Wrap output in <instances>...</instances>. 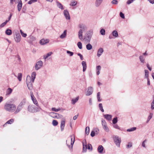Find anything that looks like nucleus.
I'll return each instance as SVG.
<instances>
[{
  "label": "nucleus",
  "instance_id": "nucleus-34",
  "mask_svg": "<svg viewBox=\"0 0 154 154\" xmlns=\"http://www.w3.org/2000/svg\"><path fill=\"white\" fill-rule=\"evenodd\" d=\"M5 33L7 35H10L12 34V32L11 29H8L5 31Z\"/></svg>",
  "mask_w": 154,
  "mask_h": 154
},
{
  "label": "nucleus",
  "instance_id": "nucleus-4",
  "mask_svg": "<svg viewBox=\"0 0 154 154\" xmlns=\"http://www.w3.org/2000/svg\"><path fill=\"white\" fill-rule=\"evenodd\" d=\"M26 82L28 89L30 90H32L33 88L32 84L31 82L32 81H31L30 76L29 75L27 76Z\"/></svg>",
  "mask_w": 154,
  "mask_h": 154
},
{
  "label": "nucleus",
  "instance_id": "nucleus-17",
  "mask_svg": "<svg viewBox=\"0 0 154 154\" xmlns=\"http://www.w3.org/2000/svg\"><path fill=\"white\" fill-rule=\"evenodd\" d=\"M50 115L52 117L54 118L59 119L60 118L59 114L55 112L51 113Z\"/></svg>",
  "mask_w": 154,
  "mask_h": 154
},
{
  "label": "nucleus",
  "instance_id": "nucleus-21",
  "mask_svg": "<svg viewBox=\"0 0 154 154\" xmlns=\"http://www.w3.org/2000/svg\"><path fill=\"white\" fill-rule=\"evenodd\" d=\"M82 64L83 66V71L85 72L87 68L86 62L85 61H82Z\"/></svg>",
  "mask_w": 154,
  "mask_h": 154
},
{
  "label": "nucleus",
  "instance_id": "nucleus-49",
  "mask_svg": "<svg viewBox=\"0 0 154 154\" xmlns=\"http://www.w3.org/2000/svg\"><path fill=\"white\" fill-rule=\"evenodd\" d=\"M112 123L114 124H116L118 122L117 118V117L114 118L112 120Z\"/></svg>",
  "mask_w": 154,
  "mask_h": 154
},
{
  "label": "nucleus",
  "instance_id": "nucleus-19",
  "mask_svg": "<svg viewBox=\"0 0 154 154\" xmlns=\"http://www.w3.org/2000/svg\"><path fill=\"white\" fill-rule=\"evenodd\" d=\"M103 0H96L95 5L96 7H99L101 4Z\"/></svg>",
  "mask_w": 154,
  "mask_h": 154
},
{
  "label": "nucleus",
  "instance_id": "nucleus-64",
  "mask_svg": "<svg viewBox=\"0 0 154 154\" xmlns=\"http://www.w3.org/2000/svg\"><path fill=\"white\" fill-rule=\"evenodd\" d=\"M77 55L80 57V59L81 60H83V57L82 55L81 54H80V53H78L77 54Z\"/></svg>",
  "mask_w": 154,
  "mask_h": 154
},
{
  "label": "nucleus",
  "instance_id": "nucleus-30",
  "mask_svg": "<svg viewBox=\"0 0 154 154\" xmlns=\"http://www.w3.org/2000/svg\"><path fill=\"white\" fill-rule=\"evenodd\" d=\"M22 107H21V106H19L18 105L17 107V109L14 112L15 114H17L22 109Z\"/></svg>",
  "mask_w": 154,
  "mask_h": 154
},
{
  "label": "nucleus",
  "instance_id": "nucleus-13",
  "mask_svg": "<svg viewBox=\"0 0 154 154\" xmlns=\"http://www.w3.org/2000/svg\"><path fill=\"white\" fill-rule=\"evenodd\" d=\"M104 148L102 145H99L97 148V151L98 152L101 154H103L104 153L103 152Z\"/></svg>",
  "mask_w": 154,
  "mask_h": 154
},
{
  "label": "nucleus",
  "instance_id": "nucleus-50",
  "mask_svg": "<svg viewBox=\"0 0 154 154\" xmlns=\"http://www.w3.org/2000/svg\"><path fill=\"white\" fill-rule=\"evenodd\" d=\"M51 110L52 111H54V112H57L60 110V108L58 109H56L55 108H52L51 109Z\"/></svg>",
  "mask_w": 154,
  "mask_h": 154
},
{
  "label": "nucleus",
  "instance_id": "nucleus-39",
  "mask_svg": "<svg viewBox=\"0 0 154 154\" xmlns=\"http://www.w3.org/2000/svg\"><path fill=\"white\" fill-rule=\"evenodd\" d=\"M145 77L147 79L149 78V72L147 70H145Z\"/></svg>",
  "mask_w": 154,
  "mask_h": 154
},
{
  "label": "nucleus",
  "instance_id": "nucleus-48",
  "mask_svg": "<svg viewBox=\"0 0 154 154\" xmlns=\"http://www.w3.org/2000/svg\"><path fill=\"white\" fill-rule=\"evenodd\" d=\"M8 22V21H5V22L2 23L0 25V28H2L4 27Z\"/></svg>",
  "mask_w": 154,
  "mask_h": 154
},
{
  "label": "nucleus",
  "instance_id": "nucleus-29",
  "mask_svg": "<svg viewBox=\"0 0 154 154\" xmlns=\"http://www.w3.org/2000/svg\"><path fill=\"white\" fill-rule=\"evenodd\" d=\"M56 3L57 6L58 8L61 9V10L63 9V6L60 2L57 1Z\"/></svg>",
  "mask_w": 154,
  "mask_h": 154
},
{
  "label": "nucleus",
  "instance_id": "nucleus-26",
  "mask_svg": "<svg viewBox=\"0 0 154 154\" xmlns=\"http://www.w3.org/2000/svg\"><path fill=\"white\" fill-rule=\"evenodd\" d=\"M112 35L115 38H117L118 37L119 34L117 31L116 30H114L112 32Z\"/></svg>",
  "mask_w": 154,
  "mask_h": 154
},
{
  "label": "nucleus",
  "instance_id": "nucleus-6",
  "mask_svg": "<svg viewBox=\"0 0 154 154\" xmlns=\"http://www.w3.org/2000/svg\"><path fill=\"white\" fill-rule=\"evenodd\" d=\"M43 65V62L41 60H39L37 61L35 65V67L36 70H38L40 69Z\"/></svg>",
  "mask_w": 154,
  "mask_h": 154
},
{
  "label": "nucleus",
  "instance_id": "nucleus-15",
  "mask_svg": "<svg viewBox=\"0 0 154 154\" xmlns=\"http://www.w3.org/2000/svg\"><path fill=\"white\" fill-rule=\"evenodd\" d=\"M103 50L102 48H99L97 51V55L99 57L103 54Z\"/></svg>",
  "mask_w": 154,
  "mask_h": 154
},
{
  "label": "nucleus",
  "instance_id": "nucleus-31",
  "mask_svg": "<svg viewBox=\"0 0 154 154\" xmlns=\"http://www.w3.org/2000/svg\"><path fill=\"white\" fill-rule=\"evenodd\" d=\"M66 30H65L63 33L60 35V38H63L66 36Z\"/></svg>",
  "mask_w": 154,
  "mask_h": 154
},
{
  "label": "nucleus",
  "instance_id": "nucleus-22",
  "mask_svg": "<svg viewBox=\"0 0 154 154\" xmlns=\"http://www.w3.org/2000/svg\"><path fill=\"white\" fill-rule=\"evenodd\" d=\"M37 107H35V112H40L41 110H43L40 106L38 105V106H36Z\"/></svg>",
  "mask_w": 154,
  "mask_h": 154
},
{
  "label": "nucleus",
  "instance_id": "nucleus-27",
  "mask_svg": "<svg viewBox=\"0 0 154 154\" xmlns=\"http://www.w3.org/2000/svg\"><path fill=\"white\" fill-rule=\"evenodd\" d=\"M12 91L13 90L11 88H8L6 91V95H7L10 94L12 92Z\"/></svg>",
  "mask_w": 154,
  "mask_h": 154
},
{
  "label": "nucleus",
  "instance_id": "nucleus-33",
  "mask_svg": "<svg viewBox=\"0 0 154 154\" xmlns=\"http://www.w3.org/2000/svg\"><path fill=\"white\" fill-rule=\"evenodd\" d=\"M52 54V52H50L46 55H45L44 56V58L45 59H46L47 58H48Z\"/></svg>",
  "mask_w": 154,
  "mask_h": 154
},
{
  "label": "nucleus",
  "instance_id": "nucleus-57",
  "mask_svg": "<svg viewBox=\"0 0 154 154\" xmlns=\"http://www.w3.org/2000/svg\"><path fill=\"white\" fill-rule=\"evenodd\" d=\"M87 149H91L92 150V146L90 144H88V146H87Z\"/></svg>",
  "mask_w": 154,
  "mask_h": 154
},
{
  "label": "nucleus",
  "instance_id": "nucleus-16",
  "mask_svg": "<svg viewBox=\"0 0 154 154\" xmlns=\"http://www.w3.org/2000/svg\"><path fill=\"white\" fill-rule=\"evenodd\" d=\"M104 117L108 121H110L112 119V116L109 114H105L103 115Z\"/></svg>",
  "mask_w": 154,
  "mask_h": 154
},
{
  "label": "nucleus",
  "instance_id": "nucleus-51",
  "mask_svg": "<svg viewBox=\"0 0 154 154\" xmlns=\"http://www.w3.org/2000/svg\"><path fill=\"white\" fill-rule=\"evenodd\" d=\"M58 122L56 120H54L52 121V124L54 126H56L57 125Z\"/></svg>",
  "mask_w": 154,
  "mask_h": 154
},
{
  "label": "nucleus",
  "instance_id": "nucleus-20",
  "mask_svg": "<svg viewBox=\"0 0 154 154\" xmlns=\"http://www.w3.org/2000/svg\"><path fill=\"white\" fill-rule=\"evenodd\" d=\"M65 120L64 119L61 121L60 125L61 130L62 131H63L65 126Z\"/></svg>",
  "mask_w": 154,
  "mask_h": 154
},
{
  "label": "nucleus",
  "instance_id": "nucleus-8",
  "mask_svg": "<svg viewBox=\"0 0 154 154\" xmlns=\"http://www.w3.org/2000/svg\"><path fill=\"white\" fill-rule=\"evenodd\" d=\"M104 130L106 132H109V129L108 127L106 122L105 120L102 119L101 121Z\"/></svg>",
  "mask_w": 154,
  "mask_h": 154
},
{
  "label": "nucleus",
  "instance_id": "nucleus-25",
  "mask_svg": "<svg viewBox=\"0 0 154 154\" xmlns=\"http://www.w3.org/2000/svg\"><path fill=\"white\" fill-rule=\"evenodd\" d=\"M22 1L21 0H20L19 2L18 3V4L17 5L18 10L19 11H20L22 7Z\"/></svg>",
  "mask_w": 154,
  "mask_h": 154
},
{
  "label": "nucleus",
  "instance_id": "nucleus-46",
  "mask_svg": "<svg viewBox=\"0 0 154 154\" xmlns=\"http://www.w3.org/2000/svg\"><path fill=\"white\" fill-rule=\"evenodd\" d=\"M20 32L22 35V36L23 37H26L27 36V34L26 33H24L20 29Z\"/></svg>",
  "mask_w": 154,
  "mask_h": 154
},
{
  "label": "nucleus",
  "instance_id": "nucleus-44",
  "mask_svg": "<svg viewBox=\"0 0 154 154\" xmlns=\"http://www.w3.org/2000/svg\"><path fill=\"white\" fill-rule=\"evenodd\" d=\"M139 59L141 62L143 63H144V59L143 56H140L139 57Z\"/></svg>",
  "mask_w": 154,
  "mask_h": 154
},
{
  "label": "nucleus",
  "instance_id": "nucleus-2",
  "mask_svg": "<svg viewBox=\"0 0 154 154\" xmlns=\"http://www.w3.org/2000/svg\"><path fill=\"white\" fill-rule=\"evenodd\" d=\"M16 108V105L12 103H6L4 106V109L5 110L10 112L14 111Z\"/></svg>",
  "mask_w": 154,
  "mask_h": 154
},
{
  "label": "nucleus",
  "instance_id": "nucleus-9",
  "mask_svg": "<svg viewBox=\"0 0 154 154\" xmlns=\"http://www.w3.org/2000/svg\"><path fill=\"white\" fill-rule=\"evenodd\" d=\"M64 15L66 20H69L70 17L68 11L67 10H64L63 11Z\"/></svg>",
  "mask_w": 154,
  "mask_h": 154
},
{
  "label": "nucleus",
  "instance_id": "nucleus-18",
  "mask_svg": "<svg viewBox=\"0 0 154 154\" xmlns=\"http://www.w3.org/2000/svg\"><path fill=\"white\" fill-rule=\"evenodd\" d=\"M49 40L48 39H42L40 40L39 43L41 45H44L49 42Z\"/></svg>",
  "mask_w": 154,
  "mask_h": 154
},
{
  "label": "nucleus",
  "instance_id": "nucleus-24",
  "mask_svg": "<svg viewBox=\"0 0 154 154\" xmlns=\"http://www.w3.org/2000/svg\"><path fill=\"white\" fill-rule=\"evenodd\" d=\"M101 69V67L100 66L98 65L96 67V73L97 75H99L100 73V71Z\"/></svg>",
  "mask_w": 154,
  "mask_h": 154
},
{
  "label": "nucleus",
  "instance_id": "nucleus-55",
  "mask_svg": "<svg viewBox=\"0 0 154 154\" xmlns=\"http://www.w3.org/2000/svg\"><path fill=\"white\" fill-rule=\"evenodd\" d=\"M66 53L69 54L70 56H72L73 54V53L69 51H67Z\"/></svg>",
  "mask_w": 154,
  "mask_h": 154
},
{
  "label": "nucleus",
  "instance_id": "nucleus-36",
  "mask_svg": "<svg viewBox=\"0 0 154 154\" xmlns=\"http://www.w3.org/2000/svg\"><path fill=\"white\" fill-rule=\"evenodd\" d=\"M28 38L30 39V41L31 42H33L35 40V38L32 35H30L28 37Z\"/></svg>",
  "mask_w": 154,
  "mask_h": 154
},
{
  "label": "nucleus",
  "instance_id": "nucleus-56",
  "mask_svg": "<svg viewBox=\"0 0 154 154\" xmlns=\"http://www.w3.org/2000/svg\"><path fill=\"white\" fill-rule=\"evenodd\" d=\"M37 1V0H30L28 2V4L31 5L33 3L36 2Z\"/></svg>",
  "mask_w": 154,
  "mask_h": 154
},
{
  "label": "nucleus",
  "instance_id": "nucleus-53",
  "mask_svg": "<svg viewBox=\"0 0 154 154\" xmlns=\"http://www.w3.org/2000/svg\"><path fill=\"white\" fill-rule=\"evenodd\" d=\"M30 96H31V99L32 100L34 99V98H35V97L33 94V93L32 91H31L30 92Z\"/></svg>",
  "mask_w": 154,
  "mask_h": 154
},
{
  "label": "nucleus",
  "instance_id": "nucleus-5",
  "mask_svg": "<svg viewBox=\"0 0 154 154\" xmlns=\"http://www.w3.org/2000/svg\"><path fill=\"white\" fill-rule=\"evenodd\" d=\"M114 142L117 146L119 147L121 142V139L118 136L113 135L112 136Z\"/></svg>",
  "mask_w": 154,
  "mask_h": 154
},
{
  "label": "nucleus",
  "instance_id": "nucleus-42",
  "mask_svg": "<svg viewBox=\"0 0 154 154\" xmlns=\"http://www.w3.org/2000/svg\"><path fill=\"white\" fill-rule=\"evenodd\" d=\"M136 129V127H132L127 129V131L128 132L132 131L135 130Z\"/></svg>",
  "mask_w": 154,
  "mask_h": 154
},
{
  "label": "nucleus",
  "instance_id": "nucleus-61",
  "mask_svg": "<svg viewBox=\"0 0 154 154\" xmlns=\"http://www.w3.org/2000/svg\"><path fill=\"white\" fill-rule=\"evenodd\" d=\"M151 108L152 109H154V99L151 103Z\"/></svg>",
  "mask_w": 154,
  "mask_h": 154
},
{
  "label": "nucleus",
  "instance_id": "nucleus-43",
  "mask_svg": "<svg viewBox=\"0 0 154 154\" xmlns=\"http://www.w3.org/2000/svg\"><path fill=\"white\" fill-rule=\"evenodd\" d=\"M77 4V2L75 1H72L70 4V5L71 6H75Z\"/></svg>",
  "mask_w": 154,
  "mask_h": 154
},
{
  "label": "nucleus",
  "instance_id": "nucleus-1",
  "mask_svg": "<svg viewBox=\"0 0 154 154\" xmlns=\"http://www.w3.org/2000/svg\"><path fill=\"white\" fill-rule=\"evenodd\" d=\"M78 27L80 28V29L78 32L79 38L81 40L83 38V32L87 30V27L85 24L82 23L79 24Z\"/></svg>",
  "mask_w": 154,
  "mask_h": 154
},
{
  "label": "nucleus",
  "instance_id": "nucleus-47",
  "mask_svg": "<svg viewBox=\"0 0 154 154\" xmlns=\"http://www.w3.org/2000/svg\"><path fill=\"white\" fill-rule=\"evenodd\" d=\"M90 131V128L89 127H87L85 129V133L86 134L88 135V134Z\"/></svg>",
  "mask_w": 154,
  "mask_h": 154
},
{
  "label": "nucleus",
  "instance_id": "nucleus-37",
  "mask_svg": "<svg viewBox=\"0 0 154 154\" xmlns=\"http://www.w3.org/2000/svg\"><path fill=\"white\" fill-rule=\"evenodd\" d=\"M97 98L98 102H100L101 101L102 99L100 98V92H98L97 94Z\"/></svg>",
  "mask_w": 154,
  "mask_h": 154
},
{
  "label": "nucleus",
  "instance_id": "nucleus-45",
  "mask_svg": "<svg viewBox=\"0 0 154 154\" xmlns=\"http://www.w3.org/2000/svg\"><path fill=\"white\" fill-rule=\"evenodd\" d=\"M77 46L78 48L80 49L82 48V44L81 42H79L77 43Z\"/></svg>",
  "mask_w": 154,
  "mask_h": 154
},
{
  "label": "nucleus",
  "instance_id": "nucleus-7",
  "mask_svg": "<svg viewBox=\"0 0 154 154\" xmlns=\"http://www.w3.org/2000/svg\"><path fill=\"white\" fill-rule=\"evenodd\" d=\"M93 34V30L91 29L87 31L86 35V38L88 41H90Z\"/></svg>",
  "mask_w": 154,
  "mask_h": 154
},
{
  "label": "nucleus",
  "instance_id": "nucleus-54",
  "mask_svg": "<svg viewBox=\"0 0 154 154\" xmlns=\"http://www.w3.org/2000/svg\"><path fill=\"white\" fill-rule=\"evenodd\" d=\"M119 15L120 17L122 19H125V15L122 12H120Z\"/></svg>",
  "mask_w": 154,
  "mask_h": 154
},
{
  "label": "nucleus",
  "instance_id": "nucleus-58",
  "mask_svg": "<svg viewBox=\"0 0 154 154\" xmlns=\"http://www.w3.org/2000/svg\"><path fill=\"white\" fill-rule=\"evenodd\" d=\"M25 102L24 101H21L19 105V106H21V107H22L25 104Z\"/></svg>",
  "mask_w": 154,
  "mask_h": 154
},
{
  "label": "nucleus",
  "instance_id": "nucleus-40",
  "mask_svg": "<svg viewBox=\"0 0 154 154\" xmlns=\"http://www.w3.org/2000/svg\"><path fill=\"white\" fill-rule=\"evenodd\" d=\"M100 33L101 35H104L105 34V31L104 29H101L100 30Z\"/></svg>",
  "mask_w": 154,
  "mask_h": 154
},
{
  "label": "nucleus",
  "instance_id": "nucleus-35",
  "mask_svg": "<svg viewBox=\"0 0 154 154\" xmlns=\"http://www.w3.org/2000/svg\"><path fill=\"white\" fill-rule=\"evenodd\" d=\"M86 48L88 50H89L92 49V46L90 44L88 43L86 45Z\"/></svg>",
  "mask_w": 154,
  "mask_h": 154
},
{
  "label": "nucleus",
  "instance_id": "nucleus-38",
  "mask_svg": "<svg viewBox=\"0 0 154 154\" xmlns=\"http://www.w3.org/2000/svg\"><path fill=\"white\" fill-rule=\"evenodd\" d=\"M22 76V74L21 73H19L18 74L17 78L19 81H21Z\"/></svg>",
  "mask_w": 154,
  "mask_h": 154
},
{
  "label": "nucleus",
  "instance_id": "nucleus-52",
  "mask_svg": "<svg viewBox=\"0 0 154 154\" xmlns=\"http://www.w3.org/2000/svg\"><path fill=\"white\" fill-rule=\"evenodd\" d=\"M93 131L95 132L96 134H98L99 131V129L98 128L94 129Z\"/></svg>",
  "mask_w": 154,
  "mask_h": 154
},
{
  "label": "nucleus",
  "instance_id": "nucleus-3",
  "mask_svg": "<svg viewBox=\"0 0 154 154\" xmlns=\"http://www.w3.org/2000/svg\"><path fill=\"white\" fill-rule=\"evenodd\" d=\"M75 140V137L74 135H72L68 137L66 140V144L70 149H72Z\"/></svg>",
  "mask_w": 154,
  "mask_h": 154
},
{
  "label": "nucleus",
  "instance_id": "nucleus-12",
  "mask_svg": "<svg viewBox=\"0 0 154 154\" xmlns=\"http://www.w3.org/2000/svg\"><path fill=\"white\" fill-rule=\"evenodd\" d=\"M93 92V88L91 87H88L86 93L87 96H89L91 95Z\"/></svg>",
  "mask_w": 154,
  "mask_h": 154
},
{
  "label": "nucleus",
  "instance_id": "nucleus-32",
  "mask_svg": "<svg viewBox=\"0 0 154 154\" xmlns=\"http://www.w3.org/2000/svg\"><path fill=\"white\" fill-rule=\"evenodd\" d=\"M14 122V119H11L7 122L4 125V126H5L7 124H11Z\"/></svg>",
  "mask_w": 154,
  "mask_h": 154
},
{
  "label": "nucleus",
  "instance_id": "nucleus-60",
  "mask_svg": "<svg viewBox=\"0 0 154 154\" xmlns=\"http://www.w3.org/2000/svg\"><path fill=\"white\" fill-rule=\"evenodd\" d=\"M113 127L115 128L119 129V126L117 125L116 124H114L113 125Z\"/></svg>",
  "mask_w": 154,
  "mask_h": 154
},
{
  "label": "nucleus",
  "instance_id": "nucleus-41",
  "mask_svg": "<svg viewBox=\"0 0 154 154\" xmlns=\"http://www.w3.org/2000/svg\"><path fill=\"white\" fill-rule=\"evenodd\" d=\"M33 101V103L35 104L36 106H38V102L36 99V98H34V99L32 100Z\"/></svg>",
  "mask_w": 154,
  "mask_h": 154
},
{
  "label": "nucleus",
  "instance_id": "nucleus-23",
  "mask_svg": "<svg viewBox=\"0 0 154 154\" xmlns=\"http://www.w3.org/2000/svg\"><path fill=\"white\" fill-rule=\"evenodd\" d=\"M36 73L35 72H33L32 74L31 81H32V82H34V80L35 78Z\"/></svg>",
  "mask_w": 154,
  "mask_h": 154
},
{
  "label": "nucleus",
  "instance_id": "nucleus-63",
  "mask_svg": "<svg viewBox=\"0 0 154 154\" xmlns=\"http://www.w3.org/2000/svg\"><path fill=\"white\" fill-rule=\"evenodd\" d=\"M146 140H145L144 141H143V142L142 143V146L143 147H146L145 145V143L146 142Z\"/></svg>",
  "mask_w": 154,
  "mask_h": 154
},
{
  "label": "nucleus",
  "instance_id": "nucleus-11",
  "mask_svg": "<svg viewBox=\"0 0 154 154\" xmlns=\"http://www.w3.org/2000/svg\"><path fill=\"white\" fill-rule=\"evenodd\" d=\"M83 144V152H86L87 149V146L86 143V141L85 140H83L82 142Z\"/></svg>",
  "mask_w": 154,
  "mask_h": 154
},
{
  "label": "nucleus",
  "instance_id": "nucleus-59",
  "mask_svg": "<svg viewBox=\"0 0 154 154\" xmlns=\"http://www.w3.org/2000/svg\"><path fill=\"white\" fill-rule=\"evenodd\" d=\"M118 1L116 0H113L112 1V3L113 4L117 5L118 4Z\"/></svg>",
  "mask_w": 154,
  "mask_h": 154
},
{
  "label": "nucleus",
  "instance_id": "nucleus-62",
  "mask_svg": "<svg viewBox=\"0 0 154 154\" xmlns=\"http://www.w3.org/2000/svg\"><path fill=\"white\" fill-rule=\"evenodd\" d=\"M132 146V143H129L127 146V148H129L131 147Z\"/></svg>",
  "mask_w": 154,
  "mask_h": 154
},
{
  "label": "nucleus",
  "instance_id": "nucleus-14",
  "mask_svg": "<svg viewBox=\"0 0 154 154\" xmlns=\"http://www.w3.org/2000/svg\"><path fill=\"white\" fill-rule=\"evenodd\" d=\"M28 110L31 112H35V107L32 105H29L28 107Z\"/></svg>",
  "mask_w": 154,
  "mask_h": 154
},
{
  "label": "nucleus",
  "instance_id": "nucleus-10",
  "mask_svg": "<svg viewBox=\"0 0 154 154\" xmlns=\"http://www.w3.org/2000/svg\"><path fill=\"white\" fill-rule=\"evenodd\" d=\"M21 38V35L19 33H16V36L14 37V39L15 41L16 42H19Z\"/></svg>",
  "mask_w": 154,
  "mask_h": 154
},
{
  "label": "nucleus",
  "instance_id": "nucleus-28",
  "mask_svg": "<svg viewBox=\"0 0 154 154\" xmlns=\"http://www.w3.org/2000/svg\"><path fill=\"white\" fill-rule=\"evenodd\" d=\"M79 97L78 96L75 98L72 99L71 100L72 103L74 104L78 100Z\"/></svg>",
  "mask_w": 154,
  "mask_h": 154
}]
</instances>
